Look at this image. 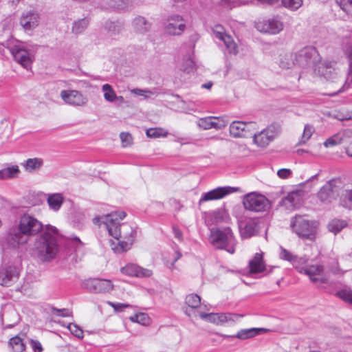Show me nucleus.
<instances>
[{
    "mask_svg": "<svg viewBox=\"0 0 352 352\" xmlns=\"http://www.w3.org/2000/svg\"><path fill=\"white\" fill-rule=\"evenodd\" d=\"M21 171L17 165H12L0 170V180L17 178Z\"/></svg>",
    "mask_w": 352,
    "mask_h": 352,
    "instance_id": "obj_33",
    "label": "nucleus"
},
{
    "mask_svg": "<svg viewBox=\"0 0 352 352\" xmlns=\"http://www.w3.org/2000/svg\"><path fill=\"white\" fill-rule=\"evenodd\" d=\"M294 65L292 54H287L280 56L279 66L283 69H289Z\"/></svg>",
    "mask_w": 352,
    "mask_h": 352,
    "instance_id": "obj_47",
    "label": "nucleus"
},
{
    "mask_svg": "<svg viewBox=\"0 0 352 352\" xmlns=\"http://www.w3.org/2000/svg\"><path fill=\"white\" fill-rule=\"evenodd\" d=\"M67 240L68 243L73 246L76 251L80 250L84 246V243L76 236H71L68 237Z\"/></svg>",
    "mask_w": 352,
    "mask_h": 352,
    "instance_id": "obj_51",
    "label": "nucleus"
},
{
    "mask_svg": "<svg viewBox=\"0 0 352 352\" xmlns=\"http://www.w3.org/2000/svg\"><path fill=\"white\" fill-rule=\"evenodd\" d=\"M19 269L11 265H4L0 270V285L9 287L17 281Z\"/></svg>",
    "mask_w": 352,
    "mask_h": 352,
    "instance_id": "obj_19",
    "label": "nucleus"
},
{
    "mask_svg": "<svg viewBox=\"0 0 352 352\" xmlns=\"http://www.w3.org/2000/svg\"><path fill=\"white\" fill-rule=\"evenodd\" d=\"M131 93L144 96L145 98H148L150 96L153 95L154 93L150 90H145L141 89H133L131 90Z\"/></svg>",
    "mask_w": 352,
    "mask_h": 352,
    "instance_id": "obj_57",
    "label": "nucleus"
},
{
    "mask_svg": "<svg viewBox=\"0 0 352 352\" xmlns=\"http://www.w3.org/2000/svg\"><path fill=\"white\" fill-rule=\"evenodd\" d=\"M227 124V122L223 118L214 116L202 118L197 122L198 127L203 130H209L210 129L219 130L226 127Z\"/></svg>",
    "mask_w": 352,
    "mask_h": 352,
    "instance_id": "obj_23",
    "label": "nucleus"
},
{
    "mask_svg": "<svg viewBox=\"0 0 352 352\" xmlns=\"http://www.w3.org/2000/svg\"><path fill=\"white\" fill-rule=\"evenodd\" d=\"M69 331L76 337L81 338L83 337L82 330L76 324L70 323L67 327Z\"/></svg>",
    "mask_w": 352,
    "mask_h": 352,
    "instance_id": "obj_55",
    "label": "nucleus"
},
{
    "mask_svg": "<svg viewBox=\"0 0 352 352\" xmlns=\"http://www.w3.org/2000/svg\"><path fill=\"white\" fill-rule=\"evenodd\" d=\"M60 96L66 104L75 107H85L88 103L87 97L75 89L62 90Z\"/></svg>",
    "mask_w": 352,
    "mask_h": 352,
    "instance_id": "obj_12",
    "label": "nucleus"
},
{
    "mask_svg": "<svg viewBox=\"0 0 352 352\" xmlns=\"http://www.w3.org/2000/svg\"><path fill=\"white\" fill-rule=\"evenodd\" d=\"M120 138L123 147H127L133 144V138L129 133L122 132L120 134Z\"/></svg>",
    "mask_w": 352,
    "mask_h": 352,
    "instance_id": "obj_54",
    "label": "nucleus"
},
{
    "mask_svg": "<svg viewBox=\"0 0 352 352\" xmlns=\"http://www.w3.org/2000/svg\"><path fill=\"white\" fill-rule=\"evenodd\" d=\"M336 3L347 13L352 12V0H336Z\"/></svg>",
    "mask_w": 352,
    "mask_h": 352,
    "instance_id": "obj_53",
    "label": "nucleus"
},
{
    "mask_svg": "<svg viewBox=\"0 0 352 352\" xmlns=\"http://www.w3.org/2000/svg\"><path fill=\"white\" fill-rule=\"evenodd\" d=\"M47 203L52 210L57 211L60 208L63 203V197L60 193H54L49 195L47 198Z\"/></svg>",
    "mask_w": 352,
    "mask_h": 352,
    "instance_id": "obj_36",
    "label": "nucleus"
},
{
    "mask_svg": "<svg viewBox=\"0 0 352 352\" xmlns=\"http://www.w3.org/2000/svg\"><path fill=\"white\" fill-rule=\"evenodd\" d=\"M205 219L209 225H213L227 222L229 215L224 209L220 208L206 214Z\"/></svg>",
    "mask_w": 352,
    "mask_h": 352,
    "instance_id": "obj_26",
    "label": "nucleus"
},
{
    "mask_svg": "<svg viewBox=\"0 0 352 352\" xmlns=\"http://www.w3.org/2000/svg\"><path fill=\"white\" fill-rule=\"evenodd\" d=\"M120 272L122 274L137 278H148L153 275L152 270L131 263L121 267Z\"/></svg>",
    "mask_w": 352,
    "mask_h": 352,
    "instance_id": "obj_22",
    "label": "nucleus"
},
{
    "mask_svg": "<svg viewBox=\"0 0 352 352\" xmlns=\"http://www.w3.org/2000/svg\"><path fill=\"white\" fill-rule=\"evenodd\" d=\"M344 138V133L339 132L331 137L327 139V140L324 142V146L326 148L333 147L334 146L338 145L341 144L343 141Z\"/></svg>",
    "mask_w": 352,
    "mask_h": 352,
    "instance_id": "obj_38",
    "label": "nucleus"
},
{
    "mask_svg": "<svg viewBox=\"0 0 352 352\" xmlns=\"http://www.w3.org/2000/svg\"><path fill=\"white\" fill-rule=\"evenodd\" d=\"M31 345L34 352H42L43 347L38 341L32 340Z\"/></svg>",
    "mask_w": 352,
    "mask_h": 352,
    "instance_id": "obj_61",
    "label": "nucleus"
},
{
    "mask_svg": "<svg viewBox=\"0 0 352 352\" xmlns=\"http://www.w3.org/2000/svg\"><path fill=\"white\" fill-rule=\"evenodd\" d=\"M344 54L346 56L349 60V70L347 73V78L346 80L345 84L343 85V86L336 93L331 94V96H334L336 94L342 91L346 86V84H347V87H349L350 84H352V43H349L346 46L344 49Z\"/></svg>",
    "mask_w": 352,
    "mask_h": 352,
    "instance_id": "obj_31",
    "label": "nucleus"
},
{
    "mask_svg": "<svg viewBox=\"0 0 352 352\" xmlns=\"http://www.w3.org/2000/svg\"><path fill=\"white\" fill-rule=\"evenodd\" d=\"M335 118L343 121L352 120V111H348L344 109L336 111L333 114Z\"/></svg>",
    "mask_w": 352,
    "mask_h": 352,
    "instance_id": "obj_50",
    "label": "nucleus"
},
{
    "mask_svg": "<svg viewBox=\"0 0 352 352\" xmlns=\"http://www.w3.org/2000/svg\"><path fill=\"white\" fill-rule=\"evenodd\" d=\"M302 3L303 0H281V3L283 7L293 11L300 8Z\"/></svg>",
    "mask_w": 352,
    "mask_h": 352,
    "instance_id": "obj_48",
    "label": "nucleus"
},
{
    "mask_svg": "<svg viewBox=\"0 0 352 352\" xmlns=\"http://www.w3.org/2000/svg\"><path fill=\"white\" fill-rule=\"evenodd\" d=\"M186 303L190 308L195 309L200 306L201 305V298L199 296L191 294L188 295L186 297Z\"/></svg>",
    "mask_w": 352,
    "mask_h": 352,
    "instance_id": "obj_46",
    "label": "nucleus"
},
{
    "mask_svg": "<svg viewBox=\"0 0 352 352\" xmlns=\"http://www.w3.org/2000/svg\"><path fill=\"white\" fill-rule=\"evenodd\" d=\"M134 30L141 34H144L149 31L151 23L144 17L138 16L133 21Z\"/></svg>",
    "mask_w": 352,
    "mask_h": 352,
    "instance_id": "obj_32",
    "label": "nucleus"
},
{
    "mask_svg": "<svg viewBox=\"0 0 352 352\" xmlns=\"http://www.w3.org/2000/svg\"><path fill=\"white\" fill-rule=\"evenodd\" d=\"M242 203L245 210L254 212H265L271 208L270 200L265 196L256 192L244 195Z\"/></svg>",
    "mask_w": 352,
    "mask_h": 352,
    "instance_id": "obj_7",
    "label": "nucleus"
},
{
    "mask_svg": "<svg viewBox=\"0 0 352 352\" xmlns=\"http://www.w3.org/2000/svg\"><path fill=\"white\" fill-rule=\"evenodd\" d=\"M173 232L175 238L178 239L179 240L182 239V232L179 229L174 228Z\"/></svg>",
    "mask_w": 352,
    "mask_h": 352,
    "instance_id": "obj_63",
    "label": "nucleus"
},
{
    "mask_svg": "<svg viewBox=\"0 0 352 352\" xmlns=\"http://www.w3.org/2000/svg\"><path fill=\"white\" fill-rule=\"evenodd\" d=\"M278 176L281 179H287L292 175V171L289 168H281L277 172Z\"/></svg>",
    "mask_w": 352,
    "mask_h": 352,
    "instance_id": "obj_58",
    "label": "nucleus"
},
{
    "mask_svg": "<svg viewBox=\"0 0 352 352\" xmlns=\"http://www.w3.org/2000/svg\"><path fill=\"white\" fill-rule=\"evenodd\" d=\"M330 271L335 274H343L345 272H346L347 270H344L343 271L342 270H341L338 266V263H336V267H331V270Z\"/></svg>",
    "mask_w": 352,
    "mask_h": 352,
    "instance_id": "obj_62",
    "label": "nucleus"
},
{
    "mask_svg": "<svg viewBox=\"0 0 352 352\" xmlns=\"http://www.w3.org/2000/svg\"><path fill=\"white\" fill-rule=\"evenodd\" d=\"M340 204L346 208L352 210V190H343L340 197Z\"/></svg>",
    "mask_w": 352,
    "mask_h": 352,
    "instance_id": "obj_37",
    "label": "nucleus"
},
{
    "mask_svg": "<svg viewBox=\"0 0 352 352\" xmlns=\"http://www.w3.org/2000/svg\"><path fill=\"white\" fill-rule=\"evenodd\" d=\"M45 227L41 221L32 215L24 214L19 219L16 228L8 234V243L13 248H19L26 244L30 239L36 236Z\"/></svg>",
    "mask_w": 352,
    "mask_h": 352,
    "instance_id": "obj_2",
    "label": "nucleus"
},
{
    "mask_svg": "<svg viewBox=\"0 0 352 352\" xmlns=\"http://www.w3.org/2000/svg\"><path fill=\"white\" fill-rule=\"evenodd\" d=\"M314 131V128L310 124H306L304 127L303 133L300 140V144L306 143L311 137Z\"/></svg>",
    "mask_w": 352,
    "mask_h": 352,
    "instance_id": "obj_49",
    "label": "nucleus"
},
{
    "mask_svg": "<svg viewBox=\"0 0 352 352\" xmlns=\"http://www.w3.org/2000/svg\"><path fill=\"white\" fill-rule=\"evenodd\" d=\"M8 48L16 62L27 70L31 68L36 51V45L17 41Z\"/></svg>",
    "mask_w": 352,
    "mask_h": 352,
    "instance_id": "obj_4",
    "label": "nucleus"
},
{
    "mask_svg": "<svg viewBox=\"0 0 352 352\" xmlns=\"http://www.w3.org/2000/svg\"><path fill=\"white\" fill-rule=\"evenodd\" d=\"M186 29V23L182 16L173 15L170 16L164 25V31L169 35H180Z\"/></svg>",
    "mask_w": 352,
    "mask_h": 352,
    "instance_id": "obj_18",
    "label": "nucleus"
},
{
    "mask_svg": "<svg viewBox=\"0 0 352 352\" xmlns=\"http://www.w3.org/2000/svg\"><path fill=\"white\" fill-rule=\"evenodd\" d=\"M301 200V194L298 191L289 192L281 201L280 205L287 210H294L300 204Z\"/></svg>",
    "mask_w": 352,
    "mask_h": 352,
    "instance_id": "obj_27",
    "label": "nucleus"
},
{
    "mask_svg": "<svg viewBox=\"0 0 352 352\" xmlns=\"http://www.w3.org/2000/svg\"><path fill=\"white\" fill-rule=\"evenodd\" d=\"M308 260L309 258L307 256L298 257L295 256L292 264L300 274H302L304 270L309 265L307 264Z\"/></svg>",
    "mask_w": 352,
    "mask_h": 352,
    "instance_id": "obj_40",
    "label": "nucleus"
},
{
    "mask_svg": "<svg viewBox=\"0 0 352 352\" xmlns=\"http://www.w3.org/2000/svg\"><path fill=\"white\" fill-rule=\"evenodd\" d=\"M129 320L133 322H137L142 325H148L150 322V318L148 314L142 312L130 316Z\"/></svg>",
    "mask_w": 352,
    "mask_h": 352,
    "instance_id": "obj_42",
    "label": "nucleus"
},
{
    "mask_svg": "<svg viewBox=\"0 0 352 352\" xmlns=\"http://www.w3.org/2000/svg\"><path fill=\"white\" fill-rule=\"evenodd\" d=\"M211 244L219 249L226 250L230 254L235 252L236 239L229 227L223 229H212L209 237Z\"/></svg>",
    "mask_w": 352,
    "mask_h": 352,
    "instance_id": "obj_5",
    "label": "nucleus"
},
{
    "mask_svg": "<svg viewBox=\"0 0 352 352\" xmlns=\"http://www.w3.org/2000/svg\"><path fill=\"white\" fill-rule=\"evenodd\" d=\"M318 74L327 80L338 82L340 78V70L336 67V63L324 60L318 65Z\"/></svg>",
    "mask_w": 352,
    "mask_h": 352,
    "instance_id": "obj_16",
    "label": "nucleus"
},
{
    "mask_svg": "<svg viewBox=\"0 0 352 352\" xmlns=\"http://www.w3.org/2000/svg\"><path fill=\"white\" fill-rule=\"evenodd\" d=\"M278 1V0H219L218 3L226 9L230 10L241 5H273Z\"/></svg>",
    "mask_w": 352,
    "mask_h": 352,
    "instance_id": "obj_24",
    "label": "nucleus"
},
{
    "mask_svg": "<svg viewBox=\"0 0 352 352\" xmlns=\"http://www.w3.org/2000/svg\"><path fill=\"white\" fill-rule=\"evenodd\" d=\"M108 304L109 305H111L115 309V311H122L123 309V308L129 307V305L124 304V303H116V304H115V303H113L111 302H109Z\"/></svg>",
    "mask_w": 352,
    "mask_h": 352,
    "instance_id": "obj_60",
    "label": "nucleus"
},
{
    "mask_svg": "<svg viewBox=\"0 0 352 352\" xmlns=\"http://www.w3.org/2000/svg\"><path fill=\"white\" fill-rule=\"evenodd\" d=\"M9 345L13 352H23L25 350V344L22 339L19 336H15L10 339Z\"/></svg>",
    "mask_w": 352,
    "mask_h": 352,
    "instance_id": "obj_41",
    "label": "nucleus"
},
{
    "mask_svg": "<svg viewBox=\"0 0 352 352\" xmlns=\"http://www.w3.org/2000/svg\"><path fill=\"white\" fill-rule=\"evenodd\" d=\"M256 28L262 32L276 34L283 30L284 24L280 17L276 16L258 22Z\"/></svg>",
    "mask_w": 352,
    "mask_h": 352,
    "instance_id": "obj_13",
    "label": "nucleus"
},
{
    "mask_svg": "<svg viewBox=\"0 0 352 352\" xmlns=\"http://www.w3.org/2000/svg\"><path fill=\"white\" fill-rule=\"evenodd\" d=\"M38 23L39 16L34 12L23 13L20 19V24L25 31L34 29Z\"/></svg>",
    "mask_w": 352,
    "mask_h": 352,
    "instance_id": "obj_25",
    "label": "nucleus"
},
{
    "mask_svg": "<svg viewBox=\"0 0 352 352\" xmlns=\"http://www.w3.org/2000/svg\"><path fill=\"white\" fill-rule=\"evenodd\" d=\"M336 296L352 305V291L347 289H342L336 293Z\"/></svg>",
    "mask_w": 352,
    "mask_h": 352,
    "instance_id": "obj_52",
    "label": "nucleus"
},
{
    "mask_svg": "<svg viewBox=\"0 0 352 352\" xmlns=\"http://www.w3.org/2000/svg\"><path fill=\"white\" fill-rule=\"evenodd\" d=\"M60 236L56 227L51 225L45 226L44 232L34 243V253L39 260L49 262L56 258L59 251L58 239Z\"/></svg>",
    "mask_w": 352,
    "mask_h": 352,
    "instance_id": "obj_3",
    "label": "nucleus"
},
{
    "mask_svg": "<svg viewBox=\"0 0 352 352\" xmlns=\"http://www.w3.org/2000/svg\"><path fill=\"white\" fill-rule=\"evenodd\" d=\"M240 233L242 238H250L258 232V223L256 220L249 219L244 223L239 225Z\"/></svg>",
    "mask_w": 352,
    "mask_h": 352,
    "instance_id": "obj_28",
    "label": "nucleus"
},
{
    "mask_svg": "<svg viewBox=\"0 0 352 352\" xmlns=\"http://www.w3.org/2000/svg\"><path fill=\"white\" fill-rule=\"evenodd\" d=\"M290 226L293 232L302 239L314 240L316 232V222L311 221L302 216L296 215L291 220Z\"/></svg>",
    "mask_w": 352,
    "mask_h": 352,
    "instance_id": "obj_6",
    "label": "nucleus"
},
{
    "mask_svg": "<svg viewBox=\"0 0 352 352\" xmlns=\"http://www.w3.org/2000/svg\"><path fill=\"white\" fill-rule=\"evenodd\" d=\"M81 286L89 292L94 294L109 293L114 288V285L110 280L99 278L85 280Z\"/></svg>",
    "mask_w": 352,
    "mask_h": 352,
    "instance_id": "obj_9",
    "label": "nucleus"
},
{
    "mask_svg": "<svg viewBox=\"0 0 352 352\" xmlns=\"http://www.w3.org/2000/svg\"><path fill=\"white\" fill-rule=\"evenodd\" d=\"M179 69L187 74L195 72L196 65L193 58L190 55L185 56L179 65Z\"/></svg>",
    "mask_w": 352,
    "mask_h": 352,
    "instance_id": "obj_34",
    "label": "nucleus"
},
{
    "mask_svg": "<svg viewBox=\"0 0 352 352\" xmlns=\"http://www.w3.org/2000/svg\"><path fill=\"white\" fill-rule=\"evenodd\" d=\"M230 134L233 138H248L258 129L256 122L233 121L230 124Z\"/></svg>",
    "mask_w": 352,
    "mask_h": 352,
    "instance_id": "obj_10",
    "label": "nucleus"
},
{
    "mask_svg": "<svg viewBox=\"0 0 352 352\" xmlns=\"http://www.w3.org/2000/svg\"><path fill=\"white\" fill-rule=\"evenodd\" d=\"M102 91L104 93V98L106 101L113 102L116 100V94L111 85L104 84L102 86Z\"/></svg>",
    "mask_w": 352,
    "mask_h": 352,
    "instance_id": "obj_39",
    "label": "nucleus"
},
{
    "mask_svg": "<svg viewBox=\"0 0 352 352\" xmlns=\"http://www.w3.org/2000/svg\"><path fill=\"white\" fill-rule=\"evenodd\" d=\"M43 165V160L41 158H29L24 162L23 166L25 170L32 173L38 170Z\"/></svg>",
    "mask_w": 352,
    "mask_h": 352,
    "instance_id": "obj_35",
    "label": "nucleus"
},
{
    "mask_svg": "<svg viewBox=\"0 0 352 352\" xmlns=\"http://www.w3.org/2000/svg\"><path fill=\"white\" fill-rule=\"evenodd\" d=\"M126 214L124 211L113 212L103 216L96 217L93 223L100 225L102 223L107 228L109 235L113 237L116 242H112L111 249L116 253H122L129 250L135 241L136 231L128 224L121 225Z\"/></svg>",
    "mask_w": 352,
    "mask_h": 352,
    "instance_id": "obj_1",
    "label": "nucleus"
},
{
    "mask_svg": "<svg viewBox=\"0 0 352 352\" xmlns=\"http://www.w3.org/2000/svg\"><path fill=\"white\" fill-rule=\"evenodd\" d=\"M339 182L331 179L327 182L318 193V197L321 202L328 204L335 200L339 195Z\"/></svg>",
    "mask_w": 352,
    "mask_h": 352,
    "instance_id": "obj_11",
    "label": "nucleus"
},
{
    "mask_svg": "<svg viewBox=\"0 0 352 352\" xmlns=\"http://www.w3.org/2000/svg\"><path fill=\"white\" fill-rule=\"evenodd\" d=\"M309 276L310 280L315 284H324L329 281V277L324 273V267L320 264L309 265L302 273Z\"/></svg>",
    "mask_w": 352,
    "mask_h": 352,
    "instance_id": "obj_15",
    "label": "nucleus"
},
{
    "mask_svg": "<svg viewBox=\"0 0 352 352\" xmlns=\"http://www.w3.org/2000/svg\"><path fill=\"white\" fill-rule=\"evenodd\" d=\"M146 134L148 138H158L166 137L168 132L162 128H151L146 130Z\"/></svg>",
    "mask_w": 352,
    "mask_h": 352,
    "instance_id": "obj_45",
    "label": "nucleus"
},
{
    "mask_svg": "<svg viewBox=\"0 0 352 352\" xmlns=\"http://www.w3.org/2000/svg\"><path fill=\"white\" fill-rule=\"evenodd\" d=\"M238 189V188L230 186L218 187L209 192L204 193L201 198L199 199V203L201 204L202 202L220 199L230 193L236 192Z\"/></svg>",
    "mask_w": 352,
    "mask_h": 352,
    "instance_id": "obj_21",
    "label": "nucleus"
},
{
    "mask_svg": "<svg viewBox=\"0 0 352 352\" xmlns=\"http://www.w3.org/2000/svg\"><path fill=\"white\" fill-rule=\"evenodd\" d=\"M346 153L349 157H352V144L346 148Z\"/></svg>",
    "mask_w": 352,
    "mask_h": 352,
    "instance_id": "obj_64",
    "label": "nucleus"
},
{
    "mask_svg": "<svg viewBox=\"0 0 352 352\" xmlns=\"http://www.w3.org/2000/svg\"><path fill=\"white\" fill-rule=\"evenodd\" d=\"M280 130L279 124H272L257 133H253V141L258 146L265 148L280 134Z\"/></svg>",
    "mask_w": 352,
    "mask_h": 352,
    "instance_id": "obj_8",
    "label": "nucleus"
},
{
    "mask_svg": "<svg viewBox=\"0 0 352 352\" xmlns=\"http://www.w3.org/2000/svg\"><path fill=\"white\" fill-rule=\"evenodd\" d=\"M263 254V253L262 252L256 253L254 258L249 261L248 266L250 273L258 274L266 270Z\"/></svg>",
    "mask_w": 352,
    "mask_h": 352,
    "instance_id": "obj_29",
    "label": "nucleus"
},
{
    "mask_svg": "<svg viewBox=\"0 0 352 352\" xmlns=\"http://www.w3.org/2000/svg\"><path fill=\"white\" fill-rule=\"evenodd\" d=\"M199 316L201 319L217 324H223L228 322H236L242 317V315L230 313H200Z\"/></svg>",
    "mask_w": 352,
    "mask_h": 352,
    "instance_id": "obj_17",
    "label": "nucleus"
},
{
    "mask_svg": "<svg viewBox=\"0 0 352 352\" xmlns=\"http://www.w3.org/2000/svg\"><path fill=\"white\" fill-rule=\"evenodd\" d=\"M213 33L217 38L223 42L227 50L230 54H236L238 53V47L232 37L224 32L221 25H216L213 28Z\"/></svg>",
    "mask_w": 352,
    "mask_h": 352,
    "instance_id": "obj_20",
    "label": "nucleus"
},
{
    "mask_svg": "<svg viewBox=\"0 0 352 352\" xmlns=\"http://www.w3.org/2000/svg\"><path fill=\"white\" fill-rule=\"evenodd\" d=\"M296 255L293 254L286 249L280 248V258L283 260L287 261L292 263Z\"/></svg>",
    "mask_w": 352,
    "mask_h": 352,
    "instance_id": "obj_56",
    "label": "nucleus"
},
{
    "mask_svg": "<svg viewBox=\"0 0 352 352\" xmlns=\"http://www.w3.org/2000/svg\"><path fill=\"white\" fill-rule=\"evenodd\" d=\"M346 226V223L340 219H333L328 224L329 230L334 234H337Z\"/></svg>",
    "mask_w": 352,
    "mask_h": 352,
    "instance_id": "obj_44",
    "label": "nucleus"
},
{
    "mask_svg": "<svg viewBox=\"0 0 352 352\" xmlns=\"http://www.w3.org/2000/svg\"><path fill=\"white\" fill-rule=\"evenodd\" d=\"M318 53L316 49L312 46H307L300 50L295 55V60L302 67L314 64L318 61Z\"/></svg>",
    "mask_w": 352,
    "mask_h": 352,
    "instance_id": "obj_14",
    "label": "nucleus"
},
{
    "mask_svg": "<svg viewBox=\"0 0 352 352\" xmlns=\"http://www.w3.org/2000/svg\"><path fill=\"white\" fill-rule=\"evenodd\" d=\"M52 314L58 316L62 317H67L69 316V311L68 309H57V308H52Z\"/></svg>",
    "mask_w": 352,
    "mask_h": 352,
    "instance_id": "obj_59",
    "label": "nucleus"
},
{
    "mask_svg": "<svg viewBox=\"0 0 352 352\" xmlns=\"http://www.w3.org/2000/svg\"><path fill=\"white\" fill-rule=\"evenodd\" d=\"M269 330L264 328H250L241 329L234 336H224L225 338H237L240 340H245L253 338L254 336L267 332Z\"/></svg>",
    "mask_w": 352,
    "mask_h": 352,
    "instance_id": "obj_30",
    "label": "nucleus"
},
{
    "mask_svg": "<svg viewBox=\"0 0 352 352\" xmlns=\"http://www.w3.org/2000/svg\"><path fill=\"white\" fill-rule=\"evenodd\" d=\"M89 20L87 18L79 19L73 23L72 32L75 34L82 33L88 26Z\"/></svg>",
    "mask_w": 352,
    "mask_h": 352,
    "instance_id": "obj_43",
    "label": "nucleus"
}]
</instances>
